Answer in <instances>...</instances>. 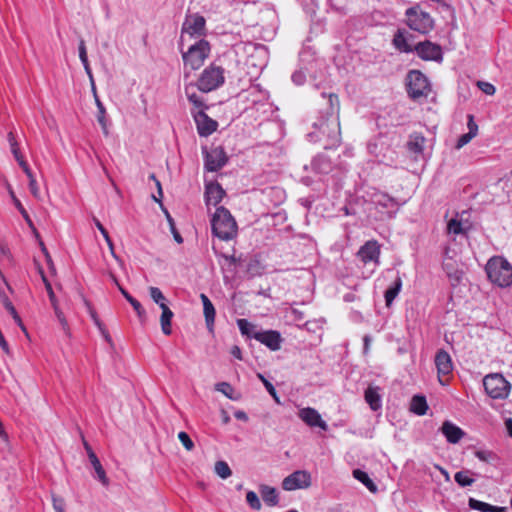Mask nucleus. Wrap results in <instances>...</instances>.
<instances>
[{
	"label": "nucleus",
	"instance_id": "obj_3",
	"mask_svg": "<svg viewBox=\"0 0 512 512\" xmlns=\"http://www.w3.org/2000/svg\"><path fill=\"white\" fill-rule=\"evenodd\" d=\"M485 271L488 279L501 288L512 284V265L502 256L491 257L486 263Z\"/></svg>",
	"mask_w": 512,
	"mask_h": 512
},
{
	"label": "nucleus",
	"instance_id": "obj_58",
	"mask_svg": "<svg viewBox=\"0 0 512 512\" xmlns=\"http://www.w3.org/2000/svg\"><path fill=\"white\" fill-rule=\"evenodd\" d=\"M78 50H79V58H80L81 62H86L88 60V56H87L85 42L83 39H81L79 42Z\"/></svg>",
	"mask_w": 512,
	"mask_h": 512
},
{
	"label": "nucleus",
	"instance_id": "obj_47",
	"mask_svg": "<svg viewBox=\"0 0 512 512\" xmlns=\"http://www.w3.org/2000/svg\"><path fill=\"white\" fill-rule=\"evenodd\" d=\"M258 378L262 381L269 394L278 402V397L275 387L270 383L262 374H258Z\"/></svg>",
	"mask_w": 512,
	"mask_h": 512
},
{
	"label": "nucleus",
	"instance_id": "obj_14",
	"mask_svg": "<svg viewBox=\"0 0 512 512\" xmlns=\"http://www.w3.org/2000/svg\"><path fill=\"white\" fill-rule=\"evenodd\" d=\"M435 365L438 373V380L441 385H446L443 377L449 375L453 370V363L450 355L445 350H439L435 356Z\"/></svg>",
	"mask_w": 512,
	"mask_h": 512
},
{
	"label": "nucleus",
	"instance_id": "obj_16",
	"mask_svg": "<svg viewBox=\"0 0 512 512\" xmlns=\"http://www.w3.org/2000/svg\"><path fill=\"white\" fill-rule=\"evenodd\" d=\"M299 418L307 424L309 427H319L320 429L327 431L328 425L322 419L319 412L311 407H305L299 410L298 412Z\"/></svg>",
	"mask_w": 512,
	"mask_h": 512
},
{
	"label": "nucleus",
	"instance_id": "obj_9",
	"mask_svg": "<svg viewBox=\"0 0 512 512\" xmlns=\"http://www.w3.org/2000/svg\"><path fill=\"white\" fill-rule=\"evenodd\" d=\"M408 93L411 98L418 99L426 96L430 90L427 77L418 70L408 73Z\"/></svg>",
	"mask_w": 512,
	"mask_h": 512
},
{
	"label": "nucleus",
	"instance_id": "obj_11",
	"mask_svg": "<svg viewBox=\"0 0 512 512\" xmlns=\"http://www.w3.org/2000/svg\"><path fill=\"white\" fill-rule=\"evenodd\" d=\"M191 114L197 126V132L201 137H208L217 130V121L210 118L203 109L191 110Z\"/></svg>",
	"mask_w": 512,
	"mask_h": 512
},
{
	"label": "nucleus",
	"instance_id": "obj_46",
	"mask_svg": "<svg viewBox=\"0 0 512 512\" xmlns=\"http://www.w3.org/2000/svg\"><path fill=\"white\" fill-rule=\"evenodd\" d=\"M52 307L54 309L55 315H56L58 321L60 322L63 330L65 332H68V330H69L68 323H67V320H66L63 312L60 310L59 305L57 304V305H54Z\"/></svg>",
	"mask_w": 512,
	"mask_h": 512
},
{
	"label": "nucleus",
	"instance_id": "obj_8",
	"mask_svg": "<svg viewBox=\"0 0 512 512\" xmlns=\"http://www.w3.org/2000/svg\"><path fill=\"white\" fill-rule=\"evenodd\" d=\"M185 35L203 39L202 37L206 35L205 18L198 13L187 15L181 29V42L185 40Z\"/></svg>",
	"mask_w": 512,
	"mask_h": 512
},
{
	"label": "nucleus",
	"instance_id": "obj_28",
	"mask_svg": "<svg viewBox=\"0 0 512 512\" xmlns=\"http://www.w3.org/2000/svg\"><path fill=\"white\" fill-rule=\"evenodd\" d=\"M428 409L427 401L424 396L415 395L413 396L410 403V410L417 415H425Z\"/></svg>",
	"mask_w": 512,
	"mask_h": 512
},
{
	"label": "nucleus",
	"instance_id": "obj_5",
	"mask_svg": "<svg viewBox=\"0 0 512 512\" xmlns=\"http://www.w3.org/2000/svg\"><path fill=\"white\" fill-rule=\"evenodd\" d=\"M405 16L408 27L420 34H428L434 28V19L428 12L423 11L419 5L408 8Z\"/></svg>",
	"mask_w": 512,
	"mask_h": 512
},
{
	"label": "nucleus",
	"instance_id": "obj_29",
	"mask_svg": "<svg viewBox=\"0 0 512 512\" xmlns=\"http://www.w3.org/2000/svg\"><path fill=\"white\" fill-rule=\"evenodd\" d=\"M353 477L360 481L370 492L376 493L377 486L369 477V475L360 469L353 470Z\"/></svg>",
	"mask_w": 512,
	"mask_h": 512
},
{
	"label": "nucleus",
	"instance_id": "obj_61",
	"mask_svg": "<svg viewBox=\"0 0 512 512\" xmlns=\"http://www.w3.org/2000/svg\"><path fill=\"white\" fill-rule=\"evenodd\" d=\"M305 75L302 72H295L292 75V81L297 85H301L304 83Z\"/></svg>",
	"mask_w": 512,
	"mask_h": 512
},
{
	"label": "nucleus",
	"instance_id": "obj_13",
	"mask_svg": "<svg viewBox=\"0 0 512 512\" xmlns=\"http://www.w3.org/2000/svg\"><path fill=\"white\" fill-rule=\"evenodd\" d=\"M204 158L205 168L211 172L221 169L228 160L226 152L222 147H214L210 151H205Z\"/></svg>",
	"mask_w": 512,
	"mask_h": 512
},
{
	"label": "nucleus",
	"instance_id": "obj_60",
	"mask_svg": "<svg viewBox=\"0 0 512 512\" xmlns=\"http://www.w3.org/2000/svg\"><path fill=\"white\" fill-rule=\"evenodd\" d=\"M19 166L23 169L29 181L35 178L26 161H21Z\"/></svg>",
	"mask_w": 512,
	"mask_h": 512
},
{
	"label": "nucleus",
	"instance_id": "obj_26",
	"mask_svg": "<svg viewBox=\"0 0 512 512\" xmlns=\"http://www.w3.org/2000/svg\"><path fill=\"white\" fill-rule=\"evenodd\" d=\"M162 314L160 316V325L163 334L170 335L172 333L171 320L174 316V313L168 306H164L161 308Z\"/></svg>",
	"mask_w": 512,
	"mask_h": 512
},
{
	"label": "nucleus",
	"instance_id": "obj_55",
	"mask_svg": "<svg viewBox=\"0 0 512 512\" xmlns=\"http://www.w3.org/2000/svg\"><path fill=\"white\" fill-rule=\"evenodd\" d=\"M444 269L449 277H454L456 280H459L460 273L457 269H454V267L450 263H446L444 265Z\"/></svg>",
	"mask_w": 512,
	"mask_h": 512
},
{
	"label": "nucleus",
	"instance_id": "obj_4",
	"mask_svg": "<svg viewBox=\"0 0 512 512\" xmlns=\"http://www.w3.org/2000/svg\"><path fill=\"white\" fill-rule=\"evenodd\" d=\"M211 52L210 43L205 39H199L190 45L187 51H182V59L184 62V77L187 78L190 71L198 70L204 64Z\"/></svg>",
	"mask_w": 512,
	"mask_h": 512
},
{
	"label": "nucleus",
	"instance_id": "obj_15",
	"mask_svg": "<svg viewBox=\"0 0 512 512\" xmlns=\"http://www.w3.org/2000/svg\"><path fill=\"white\" fill-rule=\"evenodd\" d=\"M252 338L264 344L272 351H277L281 348L282 338L279 332L274 330L253 332Z\"/></svg>",
	"mask_w": 512,
	"mask_h": 512
},
{
	"label": "nucleus",
	"instance_id": "obj_38",
	"mask_svg": "<svg viewBox=\"0 0 512 512\" xmlns=\"http://www.w3.org/2000/svg\"><path fill=\"white\" fill-rule=\"evenodd\" d=\"M215 473L222 479H227L231 476L232 471L225 461H217L215 463Z\"/></svg>",
	"mask_w": 512,
	"mask_h": 512
},
{
	"label": "nucleus",
	"instance_id": "obj_41",
	"mask_svg": "<svg viewBox=\"0 0 512 512\" xmlns=\"http://www.w3.org/2000/svg\"><path fill=\"white\" fill-rule=\"evenodd\" d=\"M164 212H165V215H166V219H167V221L169 223L170 231H171V233L173 235L174 240L178 244L183 243V238L180 235V233L178 232V230L176 229L175 222H174L173 218L171 217V215L169 214L168 211H164Z\"/></svg>",
	"mask_w": 512,
	"mask_h": 512
},
{
	"label": "nucleus",
	"instance_id": "obj_44",
	"mask_svg": "<svg viewBox=\"0 0 512 512\" xmlns=\"http://www.w3.org/2000/svg\"><path fill=\"white\" fill-rule=\"evenodd\" d=\"M215 389L217 391L223 393L229 399H234V397H233L234 389H233V387L229 383H227V382L217 383L215 385Z\"/></svg>",
	"mask_w": 512,
	"mask_h": 512
},
{
	"label": "nucleus",
	"instance_id": "obj_17",
	"mask_svg": "<svg viewBox=\"0 0 512 512\" xmlns=\"http://www.w3.org/2000/svg\"><path fill=\"white\" fill-rule=\"evenodd\" d=\"M360 260L365 263H374V265L379 264V256H380V247L377 241H368L366 242L357 253Z\"/></svg>",
	"mask_w": 512,
	"mask_h": 512
},
{
	"label": "nucleus",
	"instance_id": "obj_56",
	"mask_svg": "<svg viewBox=\"0 0 512 512\" xmlns=\"http://www.w3.org/2000/svg\"><path fill=\"white\" fill-rule=\"evenodd\" d=\"M29 189L35 198L40 199V189L35 178L29 181Z\"/></svg>",
	"mask_w": 512,
	"mask_h": 512
},
{
	"label": "nucleus",
	"instance_id": "obj_10",
	"mask_svg": "<svg viewBox=\"0 0 512 512\" xmlns=\"http://www.w3.org/2000/svg\"><path fill=\"white\" fill-rule=\"evenodd\" d=\"M311 485V475L306 470H297L282 481V488L286 491L306 489Z\"/></svg>",
	"mask_w": 512,
	"mask_h": 512
},
{
	"label": "nucleus",
	"instance_id": "obj_63",
	"mask_svg": "<svg viewBox=\"0 0 512 512\" xmlns=\"http://www.w3.org/2000/svg\"><path fill=\"white\" fill-rule=\"evenodd\" d=\"M82 64L84 66L86 74L89 77L90 83L93 84V74H92V70L89 65V61L87 60L86 62H82Z\"/></svg>",
	"mask_w": 512,
	"mask_h": 512
},
{
	"label": "nucleus",
	"instance_id": "obj_22",
	"mask_svg": "<svg viewBox=\"0 0 512 512\" xmlns=\"http://www.w3.org/2000/svg\"><path fill=\"white\" fill-rule=\"evenodd\" d=\"M364 398L373 411H377L382 407L381 396L378 387L369 386L365 390Z\"/></svg>",
	"mask_w": 512,
	"mask_h": 512
},
{
	"label": "nucleus",
	"instance_id": "obj_1",
	"mask_svg": "<svg viewBox=\"0 0 512 512\" xmlns=\"http://www.w3.org/2000/svg\"><path fill=\"white\" fill-rule=\"evenodd\" d=\"M329 110L320 116L312 125L308 138L313 142H321L325 149L337 147L341 141L339 123V100L334 94L328 97Z\"/></svg>",
	"mask_w": 512,
	"mask_h": 512
},
{
	"label": "nucleus",
	"instance_id": "obj_21",
	"mask_svg": "<svg viewBox=\"0 0 512 512\" xmlns=\"http://www.w3.org/2000/svg\"><path fill=\"white\" fill-rule=\"evenodd\" d=\"M426 139L420 133H413L407 142L408 150L415 155H422L425 147Z\"/></svg>",
	"mask_w": 512,
	"mask_h": 512
},
{
	"label": "nucleus",
	"instance_id": "obj_24",
	"mask_svg": "<svg viewBox=\"0 0 512 512\" xmlns=\"http://www.w3.org/2000/svg\"><path fill=\"white\" fill-rule=\"evenodd\" d=\"M470 229V223L457 217L449 220L447 224V231L449 234L459 235L464 234Z\"/></svg>",
	"mask_w": 512,
	"mask_h": 512
},
{
	"label": "nucleus",
	"instance_id": "obj_40",
	"mask_svg": "<svg viewBox=\"0 0 512 512\" xmlns=\"http://www.w3.org/2000/svg\"><path fill=\"white\" fill-rule=\"evenodd\" d=\"M237 325H238V328L239 330L241 331V333L243 335H247L249 337L252 338V334L253 332H257L255 330V326L252 325L248 320L246 319H238L237 320Z\"/></svg>",
	"mask_w": 512,
	"mask_h": 512
},
{
	"label": "nucleus",
	"instance_id": "obj_39",
	"mask_svg": "<svg viewBox=\"0 0 512 512\" xmlns=\"http://www.w3.org/2000/svg\"><path fill=\"white\" fill-rule=\"evenodd\" d=\"M8 141H9V144H10V147H11V152L12 154L14 155L16 161L18 162V164L21 163V161H25L23 156L21 155L20 151H19V147H18V144H17V141L15 139V136L12 132H10L8 134Z\"/></svg>",
	"mask_w": 512,
	"mask_h": 512
},
{
	"label": "nucleus",
	"instance_id": "obj_64",
	"mask_svg": "<svg viewBox=\"0 0 512 512\" xmlns=\"http://www.w3.org/2000/svg\"><path fill=\"white\" fill-rule=\"evenodd\" d=\"M94 223L103 237H106L107 235H109L108 231L105 229V227L101 224V222L98 219H94Z\"/></svg>",
	"mask_w": 512,
	"mask_h": 512
},
{
	"label": "nucleus",
	"instance_id": "obj_50",
	"mask_svg": "<svg viewBox=\"0 0 512 512\" xmlns=\"http://www.w3.org/2000/svg\"><path fill=\"white\" fill-rule=\"evenodd\" d=\"M375 202L383 205L384 207H390L393 205V199L385 194L376 195Z\"/></svg>",
	"mask_w": 512,
	"mask_h": 512
},
{
	"label": "nucleus",
	"instance_id": "obj_36",
	"mask_svg": "<svg viewBox=\"0 0 512 512\" xmlns=\"http://www.w3.org/2000/svg\"><path fill=\"white\" fill-rule=\"evenodd\" d=\"M471 474L470 471H459L454 475V479L462 487L471 486L474 483Z\"/></svg>",
	"mask_w": 512,
	"mask_h": 512
},
{
	"label": "nucleus",
	"instance_id": "obj_42",
	"mask_svg": "<svg viewBox=\"0 0 512 512\" xmlns=\"http://www.w3.org/2000/svg\"><path fill=\"white\" fill-rule=\"evenodd\" d=\"M248 505L254 510H260L262 505L258 495L254 491H248L246 494Z\"/></svg>",
	"mask_w": 512,
	"mask_h": 512
},
{
	"label": "nucleus",
	"instance_id": "obj_12",
	"mask_svg": "<svg viewBox=\"0 0 512 512\" xmlns=\"http://www.w3.org/2000/svg\"><path fill=\"white\" fill-rule=\"evenodd\" d=\"M414 50L425 61L441 62L443 59L441 46L430 41L419 42Z\"/></svg>",
	"mask_w": 512,
	"mask_h": 512
},
{
	"label": "nucleus",
	"instance_id": "obj_53",
	"mask_svg": "<svg viewBox=\"0 0 512 512\" xmlns=\"http://www.w3.org/2000/svg\"><path fill=\"white\" fill-rule=\"evenodd\" d=\"M2 303L5 307V309L10 313L11 316H16V309L13 306L12 302L9 300V298L6 295L1 296Z\"/></svg>",
	"mask_w": 512,
	"mask_h": 512
},
{
	"label": "nucleus",
	"instance_id": "obj_52",
	"mask_svg": "<svg viewBox=\"0 0 512 512\" xmlns=\"http://www.w3.org/2000/svg\"><path fill=\"white\" fill-rule=\"evenodd\" d=\"M478 87L487 95H493L496 91L495 87L488 82L479 81Z\"/></svg>",
	"mask_w": 512,
	"mask_h": 512
},
{
	"label": "nucleus",
	"instance_id": "obj_35",
	"mask_svg": "<svg viewBox=\"0 0 512 512\" xmlns=\"http://www.w3.org/2000/svg\"><path fill=\"white\" fill-rule=\"evenodd\" d=\"M393 44L394 46L402 51V52H411L413 51V49L411 48V46L408 44L407 40H406V37L404 36V34H402L401 32H397L394 36V39H393Z\"/></svg>",
	"mask_w": 512,
	"mask_h": 512
},
{
	"label": "nucleus",
	"instance_id": "obj_20",
	"mask_svg": "<svg viewBox=\"0 0 512 512\" xmlns=\"http://www.w3.org/2000/svg\"><path fill=\"white\" fill-rule=\"evenodd\" d=\"M200 299L203 304V313L205 317L206 326L209 329V331H213L216 315L214 305L212 304L208 296L205 295L204 293L200 294Z\"/></svg>",
	"mask_w": 512,
	"mask_h": 512
},
{
	"label": "nucleus",
	"instance_id": "obj_23",
	"mask_svg": "<svg viewBox=\"0 0 512 512\" xmlns=\"http://www.w3.org/2000/svg\"><path fill=\"white\" fill-rule=\"evenodd\" d=\"M185 94L189 102L194 106L192 110H205L207 108L202 97L196 93L195 85L193 83L185 85Z\"/></svg>",
	"mask_w": 512,
	"mask_h": 512
},
{
	"label": "nucleus",
	"instance_id": "obj_25",
	"mask_svg": "<svg viewBox=\"0 0 512 512\" xmlns=\"http://www.w3.org/2000/svg\"><path fill=\"white\" fill-rule=\"evenodd\" d=\"M260 495L263 501L268 506H276L279 502L277 490L268 485H261L259 487Z\"/></svg>",
	"mask_w": 512,
	"mask_h": 512
},
{
	"label": "nucleus",
	"instance_id": "obj_27",
	"mask_svg": "<svg viewBox=\"0 0 512 512\" xmlns=\"http://www.w3.org/2000/svg\"><path fill=\"white\" fill-rule=\"evenodd\" d=\"M311 166L314 171L321 174L330 172L332 168L330 160L324 155L315 157L311 163Z\"/></svg>",
	"mask_w": 512,
	"mask_h": 512
},
{
	"label": "nucleus",
	"instance_id": "obj_30",
	"mask_svg": "<svg viewBox=\"0 0 512 512\" xmlns=\"http://www.w3.org/2000/svg\"><path fill=\"white\" fill-rule=\"evenodd\" d=\"M401 287H402V280L399 276H397L393 285L390 286L385 292L384 296H385L386 306L389 307L393 303L394 299L399 294Z\"/></svg>",
	"mask_w": 512,
	"mask_h": 512
},
{
	"label": "nucleus",
	"instance_id": "obj_19",
	"mask_svg": "<svg viewBox=\"0 0 512 512\" xmlns=\"http://www.w3.org/2000/svg\"><path fill=\"white\" fill-rule=\"evenodd\" d=\"M440 430L451 444L458 443L465 435V432L460 427L448 420L443 422Z\"/></svg>",
	"mask_w": 512,
	"mask_h": 512
},
{
	"label": "nucleus",
	"instance_id": "obj_6",
	"mask_svg": "<svg viewBox=\"0 0 512 512\" xmlns=\"http://www.w3.org/2000/svg\"><path fill=\"white\" fill-rule=\"evenodd\" d=\"M225 71L221 66L210 64L200 74L197 88L204 93L214 91L225 82Z\"/></svg>",
	"mask_w": 512,
	"mask_h": 512
},
{
	"label": "nucleus",
	"instance_id": "obj_34",
	"mask_svg": "<svg viewBox=\"0 0 512 512\" xmlns=\"http://www.w3.org/2000/svg\"><path fill=\"white\" fill-rule=\"evenodd\" d=\"M469 506L470 508L474 510H478L481 512H497L500 507L492 506L486 502H482L473 498H470L469 500Z\"/></svg>",
	"mask_w": 512,
	"mask_h": 512
},
{
	"label": "nucleus",
	"instance_id": "obj_2",
	"mask_svg": "<svg viewBox=\"0 0 512 512\" xmlns=\"http://www.w3.org/2000/svg\"><path fill=\"white\" fill-rule=\"evenodd\" d=\"M211 228L213 235L223 241H229L237 235V223L223 206L218 207L213 214Z\"/></svg>",
	"mask_w": 512,
	"mask_h": 512
},
{
	"label": "nucleus",
	"instance_id": "obj_18",
	"mask_svg": "<svg viewBox=\"0 0 512 512\" xmlns=\"http://www.w3.org/2000/svg\"><path fill=\"white\" fill-rule=\"evenodd\" d=\"M225 195L224 189L218 183H209L205 187V201L207 206L218 205Z\"/></svg>",
	"mask_w": 512,
	"mask_h": 512
},
{
	"label": "nucleus",
	"instance_id": "obj_7",
	"mask_svg": "<svg viewBox=\"0 0 512 512\" xmlns=\"http://www.w3.org/2000/svg\"><path fill=\"white\" fill-rule=\"evenodd\" d=\"M483 385L486 393L494 399H504L509 395V382L498 373L490 374L484 377Z\"/></svg>",
	"mask_w": 512,
	"mask_h": 512
},
{
	"label": "nucleus",
	"instance_id": "obj_32",
	"mask_svg": "<svg viewBox=\"0 0 512 512\" xmlns=\"http://www.w3.org/2000/svg\"><path fill=\"white\" fill-rule=\"evenodd\" d=\"M89 460H90L92 466L95 469V472H96V474L98 476L99 481L103 485L107 486L109 484V480H108V478L106 476V473H105V470L103 469V467H102L98 457L96 456V454L95 453H91Z\"/></svg>",
	"mask_w": 512,
	"mask_h": 512
},
{
	"label": "nucleus",
	"instance_id": "obj_49",
	"mask_svg": "<svg viewBox=\"0 0 512 512\" xmlns=\"http://www.w3.org/2000/svg\"><path fill=\"white\" fill-rule=\"evenodd\" d=\"M85 304L88 308L89 314H90L94 324L99 328V330H103L104 325L98 318L97 313L94 311V309L91 307V305L88 301H85Z\"/></svg>",
	"mask_w": 512,
	"mask_h": 512
},
{
	"label": "nucleus",
	"instance_id": "obj_48",
	"mask_svg": "<svg viewBox=\"0 0 512 512\" xmlns=\"http://www.w3.org/2000/svg\"><path fill=\"white\" fill-rule=\"evenodd\" d=\"M475 456L483 462H490L494 459V454L488 450H477Z\"/></svg>",
	"mask_w": 512,
	"mask_h": 512
},
{
	"label": "nucleus",
	"instance_id": "obj_59",
	"mask_svg": "<svg viewBox=\"0 0 512 512\" xmlns=\"http://www.w3.org/2000/svg\"><path fill=\"white\" fill-rule=\"evenodd\" d=\"M129 303L132 305V307L134 308V310L136 311V313L139 317H142L143 315H145V310L138 300L133 298Z\"/></svg>",
	"mask_w": 512,
	"mask_h": 512
},
{
	"label": "nucleus",
	"instance_id": "obj_43",
	"mask_svg": "<svg viewBox=\"0 0 512 512\" xmlns=\"http://www.w3.org/2000/svg\"><path fill=\"white\" fill-rule=\"evenodd\" d=\"M39 272L41 274V278L43 280V283L45 285L46 291L48 293L51 305L52 306L57 305L58 301H57L56 296L54 294V291L52 289L51 283L48 281L47 277L45 276V274H44V272L42 270H40Z\"/></svg>",
	"mask_w": 512,
	"mask_h": 512
},
{
	"label": "nucleus",
	"instance_id": "obj_51",
	"mask_svg": "<svg viewBox=\"0 0 512 512\" xmlns=\"http://www.w3.org/2000/svg\"><path fill=\"white\" fill-rule=\"evenodd\" d=\"M52 504L56 512H64V499L52 494Z\"/></svg>",
	"mask_w": 512,
	"mask_h": 512
},
{
	"label": "nucleus",
	"instance_id": "obj_37",
	"mask_svg": "<svg viewBox=\"0 0 512 512\" xmlns=\"http://www.w3.org/2000/svg\"><path fill=\"white\" fill-rule=\"evenodd\" d=\"M149 294H150V297L152 298V300L156 304H158L160 308H162L164 306H168L166 303L167 302L166 297L164 296V294L158 287H153V286L150 287Z\"/></svg>",
	"mask_w": 512,
	"mask_h": 512
},
{
	"label": "nucleus",
	"instance_id": "obj_33",
	"mask_svg": "<svg viewBox=\"0 0 512 512\" xmlns=\"http://www.w3.org/2000/svg\"><path fill=\"white\" fill-rule=\"evenodd\" d=\"M96 106H97V109H98V114H97V121L98 123L100 124L102 130H103V133L105 135H108V127H107V119H106V110H105V107L103 105V103L100 101L99 97H96Z\"/></svg>",
	"mask_w": 512,
	"mask_h": 512
},
{
	"label": "nucleus",
	"instance_id": "obj_54",
	"mask_svg": "<svg viewBox=\"0 0 512 512\" xmlns=\"http://www.w3.org/2000/svg\"><path fill=\"white\" fill-rule=\"evenodd\" d=\"M473 138L474 136L471 135L470 133H465L461 135L457 141L456 148L461 149L463 146L468 144Z\"/></svg>",
	"mask_w": 512,
	"mask_h": 512
},
{
	"label": "nucleus",
	"instance_id": "obj_45",
	"mask_svg": "<svg viewBox=\"0 0 512 512\" xmlns=\"http://www.w3.org/2000/svg\"><path fill=\"white\" fill-rule=\"evenodd\" d=\"M178 439L187 451L193 450L194 443L191 440L190 436L186 432H184V431L179 432Z\"/></svg>",
	"mask_w": 512,
	"mask_h": 512
},
{
	"label": "nucleus",
	"instance_id": "obj_62",
	"mask_svg": "<svg viewBox=\"0 0 512 512\" xmlns=\"http://www.w3.org/2000/svg\"><path fill=\"white\" fill-rule=\"evenodd\" d=\"M230 352L236 359L242 360V352L239 346H233Z\"/></svg>",
	"mask_w": 512,
	"mask_h": 512
},
{
	"label": "nucleus",
	"instance_id": "obj_31",
	"mask_svg": "<svg viewBox=\"0 0 512 512\" xmlns=\"http://www.w3.org/2000/svg\"><path fill=\"white\" fill-rule=\"evenodd\" d=\"M3 184H4L5 188H6L8 194H9L11 200H12V202L14 203L15 207L18 209V211L22 214V216L26 220H29V216H28L27 211L25 210V208L21 204L20 200L16 197L11 184L8 182V180L5 177L3 178Z\"/></svg>",
	"mask_w": 512,
	"mask_h": 512
},
{
	"label": "nucleus",
	"instance_id": "obj_57",
	"mask_svg": "<svg viewBox=\"0 0 512 512\" xmlns=\"http://www.w3.org/2000/svg\"><path fill=\"white\" fill-rule=\"evenodd\" d=\"M468 133H470L471 135H473L474 137L477 135V132H478V125L475 123L474 121V118L472 115H469L468 116Z\"/></svg>",
	"mask_w": 512,
	"mask_h": 512
}]
</instances>
